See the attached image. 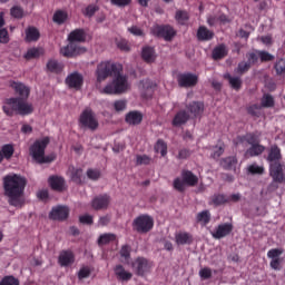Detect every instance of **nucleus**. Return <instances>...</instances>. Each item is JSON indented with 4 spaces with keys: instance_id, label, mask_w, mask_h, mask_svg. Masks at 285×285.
<instances>
[{
    "instance_id": "obj_1",
    "label": "nucleus",
    "mask_w": 285,
    "mask_h": 285,
    "mask_svg": "<svg viewBox=\"0 0 285 285\" xmlns=\"http://www.w3.org/2000/svg\"><path fill=\"white\" fill-rule=\"evenodd\" d=\"M117 68H119V65H115L110 61L98 65L96 71V88L101 95H121V92H126V90L130 89L128 78L124 75L116 76L112 82L106 85V87H101V82L106 81V79H108Z\"/></svg>"
},
{
    "instance_id": "obj_2",
    "label": "nucleus",
    "mask_w": 285,
    "mask_h": 285,
    "mask_svg": "<svg viewBox=\"0 0 285 285\" xmlns=\"http://www.w3.org/2000/svg\"><path fill=\"white\" fill-rule=\"evenodd\" d=\"M9 86L14 90L16 95H19L20 98H8L2 107L3 112H6L8 117H12L14 112L22 117L32 115L35 107H32V104L24 100L30 97V88L19 81H10Z\"/></svg>"
},
{
    "instance_id": "obj_3",
    "label": "nucleus",
    "mask_w": 285,
    "mask_h": 285,
    "mask_svg": "<svg viewBox=\"0 0 285 285\" xmlns=\"http://www.w3.org/2000/svg\"><path fill=\"white\" fill-rule=\"evenodd\" d=\"M27 184L28 180L21 175L10 174L3 177L4 197H7L9 206L22 208L26 204L23 193Z\"/></svg>"
},
{
    "instance_id": "obj_4",
    "label": "nucleus",
    "mask_w": 285,
    "mask_h": 285,
    "mask_svg": "<svg viewBox=\"0 0 285 285\" xmlns=\"http://www.w3.org/2000/svg\"><path fill=\"white\" fill-rule=\"evenodd\" d=\"M50 144V138L45 137L42 139L36 140L35 144L30 147V155L37 164H50L55 161V155L51 154L46 156V148Z\"/></svg>"
},
{
    "instance_id": "obj_5",
    "label": "nucleus",
    "mask_w": 285,
    "mask_h": 285,
    "mask_svg": "<svg viewBox=\"0 0 285 285\" xmlns=\"http://www.w3.org/2000/svg\"><path fill=\"white\" fill-rule=\"evenodd\" d=\"M79 124L81 128H88V130L92 131L99 128V120H97L95 111H92L90 108H87L81 112L79 117Z\"/></svg>"
},
{
    "instance_id": "obj_6",
    "label": "nucleus",
    "mask_w": 285,
    "mask_h": 285,
    "mask_svg": "<svg viewBox=\"0 0 285 285\" xmlns=\"http://www.w3.org/2000/svg\"><path fill=\"white\" fill-rule=\"evenodd\" d=\"M132 226L137 233H149L155 226V220L148 215H140L132 222Z\"/></svg>"
},
{
    "instance_id": "obj_7",
    "label": "nucleus",
    "mask_w": 285,
    "mask_h": 285,
    "mask_svg": "<svg viewBox=\"0 0 285 285\" xmlns=\"http://www.w3.org/2000/svg\"><path fill=\"white\" fill-rule=\"evenodd\" d=\"M131 267L136 275L144 277V275L150 273V268H153V262L148 261L146 257H137L131 263Z\"/></svg>"
},
{
    "instance_id": "obj_8",
    "label": "nucleus",
    "mask_w": 285,
    "mask_h": 285,
    "mask_svg": "<svg viewBox=\"0 0 285 285\" xmlns=\"http://www.w3.org/2000/svg\"><path fill=\"white\" fill-rule=\"evenodd\" d=\"M284 254V249L273 248L267 252V257L271 259L269 266L273 271H282L284 258L279 257Z\"/></svg>"
},
{
    "instance_id": "obj_9",
    "label": "nucleus",
    "mask_w": 285,
    "mask_h": 285,
    "mask_svg": "<svg viewBox=\"0 0 285 285\" xmlns=\"http://www.w3.org/2000/svg\"><path fill=\"white\" fill-rule=\"evenodd\" d=\"M83 52H86V48L79 47L77 42L71 41H69L67 46L60 48V55L67 58L77 57V55H83Z\"/></svg>"
},
{
    "instance_id": "obj_10",
    "label": "nucleus",
    "mask_w": 285,
    "mask_h": 285,
    "mask_svg": "<svg viewBox=\"0 0 285 285\" xmlns=\"http://www.w3.org/2000/svg\"><path fill=\"white\" fill-rule=\"evenodd\" d=\"M110 202H112V199L108 194L96 196L91 200V208H94V210H108V208H110Z\"/></svg>"
},
{
    "instance_id": "obj_11",
    "label": "nucleus",
    "mask_w": 285,
    "mask_h": 285,
    "mask_svg": "<svg viewBox=\"0 0 285 285\" xmlns=\"http://www.w3.org/2000/svg\"><path fill=\"white\" fill-rule=\"evenodd\" d=\"M68 215H70V208H68V206L58 205L51 209L49 217L56 222H63L68 219Z\"/></svg>"
},
{
    "instance_id": "obj_12",
    "label": "nucleus",
    "mask_w": 285,
    "mask_h": 285,
    "mask_svg": "<svg viewBox=\"0 0 285 285\" xmlns=\"http://www.w3.org/2000/svg\"><path fill=\"white\" fill-rule=\"evenodd\" d=\"M153 33L156 37H163L166 41H170L175 37V29L170 26H156L153 28Z\"/></svg>"
},
{
    "instance_id": "obj_13",
    "label": "nucleus",
    "mask_w": 285,
    "mask_h": 285,
    "mask_svg": "<svg viewBox=\"0 0 285 285\" xmlns=\"http://www.w3.org/2000/svg\"><path fill=\"white\" fill-rule=\"evenodd\" d=\"M229 233H233V224L225 223L218 225L215 230L210 232V235L214 239H223V237H227Z\"/></svg>"
},
{
    "instance_id": "obj_14",
    "label": "nucleus",
    "mask_w": 285,
    "mask_h": 285,
    "mask_svg": "<svg viewBox=\"0 0 285 285\" xmlns=\"http://www.w3.org/2000/svg\"><path fill=\"white\" fill-rule=\"evenodd\" d=\"M65 81L69 88L79 90V88H81V86H83V76L81 73L75 71L72 73H69Z\"/></svg>"
},
{
    "instance_id": "obj_15",
    "label": "nucleus",
    "mask_w": 285,
    "mask_h": 285,
    "mask_svg": "<svg viewBox=\"0 0 285 285\" xmlns=\"http://www.w3.org/2000/svg\"><path fill=\"white\" fill-rule=\"evenodd\" d=\"M197 75L194 73H183L178 76V86L180 88H193V86H197Z\"/></svg>"
},
{
    "instance_id": "obj_16",
    "label": "nucleus",
    "mask_w": 285,
    "mask_h": 285,
    "mask_svg": "<svg viewBox=\"0 0 285 285\" xmlns=\"http://www.w3.org/2000/svg\"><path fill=\"white\" fill-rule=\"evenodd\" d=\"M125 121L128 126H139L144 121V114L137 110L129 111L125 117Z\"/></svg>"
},
{
    "instance_id": "obj_17",
    "label": "nucleus",
    "mask_w": 285,
    "mask_h": 285,
    "mask_svg": "<svg viewBox=\"0 0 285 285\" xmlns=\"http://www.w3.org/2000/svg\"><path fill=\"white\" fill-rule=\"evenodd\" d=\"M269 175L273 181L282 184L284 181V171L281 164H271Z\"/></svg>"
},
{
    "instance_id": "obj_18",
    "label": "nucleus",
    "mask_w": 285,
    "mask_h": 285,
    "mask_svg": "<svg viewBox=\"0 0 285 285\" xmlns=\"http://www.w3.org/2000/svg\"><path fill=\"white\" fill-rule=\"evenodd\" d=\"M114 272L117 279L120 282H130V279H132V273L126 271V268H124L121 265H117L114 268Z\"/></svg>"
},
{
    "instance_id": "obj_19",
    "label": "nucleus",
    "mask_w": 285,
    "mask_h": 285,
    "mask_svg": "<svg viewBox=\"0 0 285 285\" xmlns=\"http://www.w3.org/2000/svg\"><path fill=\"white\" fill-rule=\"evenodd\" d=\"M49 184H50L52 190H57L58 193H61V190H63V188H66V180L63 179V177L51 176L49 178Z\"/></svg>"
},
{
    "instance_id": "obj_20",
    "label": "nucleus",
    "mask_w": 285,
    "mask_h": 285,
    "mask_svg": "<svg viewBox=\"0 0 285 285\" xmlns=\"http://www.w3.org/2000/svg\"><path fill=\"white\" fill-rule=\"evenodd\" d=\"M188 112H190L189 118L191 117H202L203 112H204V104L202 102H191L188 107H187Z\"/></svg>"
},
{
    "instance_id": "obj_21",
    "label": "nucleus",
    "mask_w": 285,
    "mask_h": 285,
    "mask_svg": "<svg viewBox=\"0 0 285 285\" xmlns=\"http://www.w3.org/2000/svg\"><path fill=\"white\" fill-rule=\"evenodd\" d=\"M181 179L187 186H197V183L199 181V178L190 170H183Z\"/></svg>"
},
{
    "instance_id": "obj_22",
    "label": "nucleus",
    "mask_w": 285,
    "mask_h": 285,
    "mask_svg": "<svg viewBox=\"0 0 285 285\" xmlns=\"http://www.w3.org/2000/svg\"><path fill=\"white\" fill-rule=\"evenodd\" d=\"M68 41H71V43H81V41H86V33L81 29H76L69 33Z\"/></svg>"
},
{
    "instance_id": "obj_23",
    "label": "nucleus",
    "mask_w": 285,
    "mask_h": 285,
    "mask_svg": "<svg viewBox=\"0 0 285 285\" xmlns=\"http://www.w3.org/2000/svg\"><path fill=\"white\" fill-rule=\"evenodd\" d=\"M279 159H282V150L277 146H272L267 156V161L271 164H278L277 161H279Z\"/></svg>"
},
{
    "instance_id": "obj_24",
    "label": "nucleus",
    "mask_w": 285,
    "mask_h": 285,
    "mask_svg": "<svg viewBox=\"0 0 285 285\" xmlns=\"http://www.w3.org/2000/svg\"><path fill=\"white\" fill-rule=\"evenodd\" d=\"M59 264L60 266H70V264H75V255L72 252H62L59 255Z\"/></svg>"
},
{
    "instance_id": "obj_25",
    "label": "nucleus",
    "mask_w": 285,
    "mask_h": 285,
    "mask_svg": "<svg viewBox=\"0 0 285 285\" xmlns=\"http://www.w3.org/2000/svg\"><path fill=\"white\" fill-rule=\"evenodd\" d=\"M215 37V33L206 27H200L197 31V38L199 41H210Z\"/></svg>"
},
{
    "instance_id": "obj_26",
    "label": "nucleus",
    "mask_w": 285,
    "mask_h": 285,
    "mask_svg": "<svg viewBox=\"0 0 285 285\" xmlns=\"http://www.w3.org/2000/svg\"><path fill=\"white\" fill-rule=\"evenodd\" d=\"M266 148L262 145H252L245 153V157H258Z\"/></svg>"
},
{
    "instance_id": "obj_27",
    "label": "nucleus",
    "mask_w": 285,
    "mask_h": 285,
    "mask_svg": "<svg viewBox=\"0 0 285 285\" xmlns=\"http://www.w3.org/2000/svg\"><path fill=\"white\" fill-rule=\"evenodd\" d=\"M156 86L157 85H155V82H151L150 80H142L140 82V88L147 91V94H144L142 91L144 97H146L147 99L148 97H153V91L155 90Z\"/></svg>"
},
{
    "instance_id": "obj_28",
    "label": "nucleus",
    "mask_w": 285,
    "mask_h": 285,
    "mask_svg": "<svg viewBox=\"0 0 285 285\" xmlns=\"http://www.w3.org/2000/svg\"><path fill=\"white\" fill-rule=\"evenodd\" d=\"M188 119H190V115L186 111H179L173 119V126H184Z\"/></svg>"
},
{
    "instance_id": "obj_29",
    "label": "nucleus",
    "mask_w": 285,
    "mask_h": 285,
    "mask_svg": "<svg viewBox=\"0 0 285 285\" xmlns=\"http://www.w3.org/2000/svg\"><path fill=\"white\" fill-rule=\"evenodd\" d=\"M39 37H41V35L39 33V29L35 28V27H29L26 30V41L30 42V41H39Z\"/></svg>"
},
{
    "instance_id": "obj_30",
    "label": "nucleus",
    "mask_w": 285,
    "mask_h": 285,
    "mask_svg": "<svg viewBox=\"0 0 285 285\" xmlns=\"http://www.w3.org/2000/svg\"><path fill=\"white\" fill-rule=\"evenodd\" d=\"M47 69L49 72H55L56 75L63 70V63L59 62L58 60L51 59L47 62Z\"/></svg>"
},
{
    "instance_id": "obj_31",
    "label": "nucleus",
    "mask_w": 285,
    "mask_h": 285,
    "mask_svg": "<svg viewBox=\"0 0 285 285\" xmlns=\"http://www.w3.org/2000/svg\"><path fill=\"white\" fill-rule=\"evenodd\" d=\"M193 242V236L188 233H178L176 234V244L178 246H184L186 244H190Z\"/></svg>"
},
{
    "instance_id": "obj_32",
    "label": "nucleus",
    "mask_w": 285,
    "mask_h": 285,
    "mask_svg": "<svg viewBox=\"0 0 285 285\" xmlns=\"http://www.w3.org/2000/svg\"><path fill=\"white\" fill-rule=\"evenodd\" d=\"M115 239H117V235L112 233L101 234L98 238V246H106V244H110Z\"/></svg>"
},
{
    "instance_id": "obj_33",
    "label": "nucleus",
    "mask_w": 285,
    "mask_h": 285,
    "mask_svg": "<svg viewBox=\"0 0 285 285\" xmlns=\"http://www.w3.org/2000/svg\"><path fill=\"white\" fill-rule=\"evenodd\" d=\"M141 57L147 63H153V61H155V49L150 47H145L142 49Z\"/></svg>"
},
{
    "instance_id": "obj_34",
    "label": "nucleus",
    "mask_w": 285,
    "mask_h": 285,
    "mask_svg": "<svg viewBox=\"0 0 285 285\" xmlns=\"http://www.w3.org/2000/svg\"><path fill=\"white\" fill-rule=\"evenodd\" d=\"M226 55H228V50L226 49V46H224V45H220L213 50V58L216 60L224 59V57H226Z\"/></svg>"
},
{
    "instance_id": "obj_35",
    "label": "nucleus",
    "mask_w": 285,
    "mask_h": 285,
    "mask_svg": "<svg viewBox=\"0 0 285 285\" xmlns=\"http://www.w3.org/2000/svg\"><path fill=\"white\" fill-rule=\"evenodd\" d=\"M70 178L75 181V184H81L83 179V170L72 167L70 169Z\"/></svg>"
},
{
    "instance_id": "obj_36",
    "label": "nucleus",
    "mask_w": 285,
    "mask_h": 285,
    "mask_svg": "<svg viewBox=\"0 0 285 285\" xmlns=\"http://www.w3.org/2000/svg\"><path fill=\"white\" fill-rule=\"evenodd\" d=\"M220 166H223V168H225V170H233V168H235V166H237V158H235V157L224 158L220 161Z\"/></svg>"
},
{
    "instance_id": "obj_37",
    "label": "nucleus",
    "mask_w": 285,
    "mask_h": 285,
    "mask_svg": "<svg viewBox=\"0 0 285 285\" xmlns=\"http://www.w3.org/2000/svg\"><path fill=\"white\" fill-rule=\"evenodd\" d=\"M196 219L198 224H202V226H206L207 224L210 223V212L203 210L198 213Z\"/></svg>"
},
{
    "instance_id": "obj_38",
    "label": "nucleus",
    "mask_w": 285,
    "mask_h": 285,
    "mask_svg": "<svg viewBox=\"0 0 285 285\" xmlns=\"http://www.w3.org/2000/svg\"><path fill=\"white\" fill-rule=\"evenodd\" d=\"M225 79H228L229 86H232L234 90H239L242 88V78L233 77L229 73H226Z\"/></svg>"
},
{
    "instance_id": "obj_39",
    "label": "nucleus",
    "mask_w": 285,
    "mask_h": 285,
    "mask_svg": "<svg viewBox=\"0 0 285 285\" xmlns=\"http://www.w3.org/2000/svg\"><path fill=\"white\" fill-rule=\"evenodd\" d=\"M261 106L263 108H273V106H275V99L273 98V96L266 94L261 100Z\"/></svg>"
},
{
    "instance_id": "obj_40",
    "label": "nucleus",
    "mask_w": 285,
    "mask_h": 285,
    "mask_svg": "<svg viewBox=\"0 0 285 285\" xmlns=\"http://www.w3.org/2000/svg\"><path fill=\"white\" fill-rule=\"evenodd\" d=\"M155 150L156 153H160L161 157H166L168 153V146L166 145V142H164V140H158L155 146Z\"/></svg>"
},
{
    "instance_id": "obj_41",
    "label": "nucleus",
    "mask_w": 285,
    "mask_h": 285,
    "mask_svg": "<svg viewBox=\"0 0 285 285\" xmlns=\"http://www.w3.org/2000/svg\"><path fill=\"white\" fill-rule=\"evenodd\" d=\"M259 137H261V134H248L245 137V140L247 141V144H249V146H257L261 141Z\"/></svg>"
},
{
    "instance_id": "obj_42",
    "label": "nucleus",
    "mask_w": 285,
    "mask_h": 285,
    "mask_svg": "<svg viewBox=\"0 0 285 285\" xmlns=\"http://www.w3.org/2000/svg\"><path fill=\"white\" fill-rule=\"evenodd\" d=\"M68 19V13L63 12V11H57L53 14V21L55 23H63L66 20Z\"/></svg>"
},
{
    "instance_id": "obj_43",
    "label": "nucleus",
    "mask_w": 285,
    "mask_h": 285,
    "mask_svg": "<svg viewBox=\"0 0 285 285\" xmlns=\"http://www.w3.org/2000/svg\"><path fill=\"white\" fill-rule=\"evenodd\" d=\"M186 181H184V178H176L174 180V188L178 190L179 193H184L186 190Z\"/></svg>"
},
{
    "instance_id": "obj_44",
    "label": "nucleus",
    "mask_w": 285,
    "mask_h": 285,
    "mask_svg": "<svg viewBox=\"0 0 285 285\" xmlns=\"http://www.w3.org/2000/svg\"><path fill=\"white\" fill-rule=\"evenodd\" d=\"M11 17L14 19H23V9L21 7H12L10 10Z\"/></svg>"
},
{
    "instance_id": "obj_45",
    "label": "nucleus",
    "mask_w": 285,
    "mask_h": 285,
    "mask_svg": "<svg viewBox=\"0 0 285 285\" xmlns=\"http://www.w3.org/2000/svg\"><path fill=\"white\" fill-rule=\"evenodd\" d=\"M2 155L4 159H10V157L14 155V147H12V145H4L2 147Z\"/></svg>"
},
{
    "instance_id": "obj_46",
    "label": "nucleus",
    "mask_w": 285,
    "mask_h": 285,
    "mask_svg": "<svg viewBox=\"0 0 285 285\" xmlns=\"http://www.w3.org/2000/svg\"><path fill=\"white\" fill-rule=\"evenodd\" d=\"M248 173L252 175H264V166L253 164L248 167Z\"/></svg>"
},
{
    "instance_id": "obj_47",
    "label": "nucleus",
    "mask_w": 285,
    "mask_h": 285,
    "mask_svg": "<svg viewBox=\"0 0 285 285\" xmlns=\"http://www.w3.org/2000/svg\"><path fill=\"white\" fill-rule=\"evenodd\" d=\"M153 159L148 157L147 155H141L136 157V164L137 166H148Z\"/></svg>"
},
{
    "instance_id": "obj_48",
    "label": "nucleus",
    "mask_w": 285,
    "mask_h": 285,
    "mask_svg": "<svg viewBox=\"0 0 285 285\" xmlns=\"http://www.w3.org/2000/svg\"><path fill=\"white\" fill-rule=\"evenodd\" d=\"M41 55V50L38 48H31L24 55V59H37Z\"/></svg>"
},
{
    "instance_id": "obj_49",
    "label": "nucleus",
    "mask_w": 285,
    "mask_h": 285,
    "mask_svg": "<svg viewBox=\"0 0 285 285\" xmlns=\"http://www.w3.org/2000/svg\"><path fill=\"white\" fill-rule=\"evenodd\" d=\"M175 18H176V21H178V23H181V24L186 23V21H188L189 19L188 12L186 11H177Z\"/></svg>"
},
{
    "instance_id": "obj_50",
    "label": "nucleus",
    "mask_w": 285,
    "mask_h": 285,
    "mask_svg": "<svg viewBox=\"0 0 285 285\" xmlns=\"http://www.w3.org/2000/svg\"><path fill=\"white\" fill-rule=\"evenodd\" d=\"M0 285H19V279L14 276H6L1 279Z\"/></svg>"
},
{
    "instance_id": "obj_51",
    "label": "nucleus",
    "mask_w": 285,
    "mask_h": 285,
    "mask_svg": "<svg viewBox=\"0 0 285 285\" xmlns=\"http://www.w3.org/2000/svg\"><path fill=\"white\" fill-rule=\"evenodd\" d=\"M250 69V63H247L246 61H242L238 67L235 69V72L238 75H244V72H248Z\"/></svg>"
},
{
    "instance_id": "obj_52",
    "label": "nucleus",
    "mask_w": 285,
    "mask_h": 285,
    "mask_svg": "<svg viewBox=\"0 0 285 285\" xmlns=\"http://www.w3.org/2000/svg\"><path fill=\"white\" fill-rule=\"evenodd\" d=\"M87 177L88 179H91L92 181H97L101 177V171L97 169H88L87 170Z\"/></svg>"
},
{
    "instance_id": "obj_53",
    "label": "nucleus",
    "mask_w": 285,
    "mask_h": 285,
    "mask_svg": "<svg viewBox=\"0 0 285 285\" xmlns=\"http://www.w3.org/2000/svg\"><path fill=\"white\" fill-rule=\"evenodd\" d=\"M126 100H116L114 102V108L116 110V112H124V110H126Z\"/></svg>"
},
{
    "instance_id": "obj_54",
    "label": "nucleus",
    "mask_w": 285,
    "mask_h": 285,
    "mask_svg": "<svg viewBox=\"0 0 285 285\" xmlns=\"http://www.w3.org/2000/svg\"><path fill=\"white\" fill-rule=\"evenodd\" d=\"M199 276L202 279H210V277H213V271L208 267H204L199 271Z\"/></svg>"
},
{
    "instance_id": "obj_55",
    "label": "nucleus",
    "mask_w": 285,
    "mask_h": 285,
    "mask_svg": "<svg viewBox=\"0 0 285 285\" xmlns=\"http://www.w3.org/2000/svg\"><path fill=\"white\" fill-rule=\"evenodd\" d=\"M258 57L262 61H273L275 56L271 55L268 51H258Z\"/></svg>"
},
{
    "instance_id": "obj_56",
    "label": "nucleus",
    "mask_w": 285,
    "mask_h": 285,
    "mask_svg": "<svg viewBox=\"0 0 285 285\" xmlns=\"http://www.w3.org/2000/svg\"><path fill=\"white\" fill-rule=\"evenodd\" d=\"M0 43H10V36L8 29H0Z\"/></svg>"
},
{
    "instance_id": "obj_57",
    "label": "nucleus",
    "mask_w": 285,
    "mask_h": 285,
    "mask_svg": "<svg viewBox=\"0 0 285 285\" xmlns=\"http://www.w3.org/2000/svg\"><path fill=\"white\" fill-rule=\"evenodd\" d=\"M275 70L277 75H282L285 72V59H279L275 65Z\"/></svg>"
},
{
    "instance_id": "obj_58",
    "label": "nucleus",
    "mask_w": 285,
    "mask_h": 285,
    "mask_svg": "<svg viewBox=\"0 0 285 285\" xmlns=\"http://www.w3.org/2000/svg\"><path fill=\"white\" fill-rule=\"evenodd\" d=\"M247 59L248 61L246 62L249 63V67L253 66L254 63H257V60L259 59V51H257V53L255 52L248 53Z\"/></svg>"
},
{
    "instance_id": "obj_59",
    "label": "nucleus",
    "mask_w": 285,
    "mask_h": 285,
    "mask_svg": "<svg viewBox=\"0 0 285 285\" xmlns=\"http://www.w3.org/2000/svg\"><path fill=\"white\" fill-rule=\"evenodd\" d=\"M120 256L125 259H130V246L125 245L120 249Z\"/></svg>"
},
{
    "instance_id": "obj_60",
    "label": "nucleus",
    "mask_w": 285,
    "mask_h": 285,
    "mask_svg": "<svg viewBox=\"0 0 285 285\" xmlns=\"http://www.w3.org/2000/svg\"><path fill=\"white\" fill-rule=\"evenodd\" d=\"M79 279H86V277H90V268L82 267L78 273Z\"/></svg>"
},
{
    "instance_id": "obj_61",
    "label": "nucleus",
    "mask_w": 285,
    "mask_h": 285,
    "mask_svg": "<svg viewBox=\"0 0 285 285\" xmlns=\"http://www.w3.org/2000/svg\"><path fill=\"white\" fill-rule=\"evenodd\" d=\"M247 112L253 117H257L259 115V106L253 105L247 108Z\"/></svg>"
},
{
    "instance_id": "obj_62",
    "label": "nucleus",
    "mask_w": 285,
    "mask_h": 285,
    "mask_svg": "<svg viewBox=\"0 0 285 285\" xmlns=\"http://www.w3.org/2000/svg\"><path fill=\"white\" fill-rule=\"evenodd\" d=\"M97 10H99V8L97 6H89L85 10V14H86V17H92L95 14V12H97Z\"/></svg>"
},
{
    "instance_id": "obj_63",
    "label": "nucleus",
    "mask_w": 285,
    "mask_h": 285,
    "mask_svg": "<svg viewBox=\"0 0 285 285\" xmlns=\"http://www.w3.org/2000/svg\"><path fill=\"white\" fill-rule=\"evenodd\" d=\"M110 224V215L101 216L98 220V226H108Z\"/></svg>"
},
{
    "instance_id": "obj_64",
    "label": "nucleus",
    "mask_w": 285,
    "mask_h": 285,
    "mask_svg": "<svg viewBox=\"0 0 285 285\" xmlns=\"http://www.w3.org/2000/svg\"><path fill=\"white\" fill-rule=\"evenodd\" d=\"M79 222L81 224H92V216L91 215H83L79 217Z\"/></svg>"
}]
</instances>
